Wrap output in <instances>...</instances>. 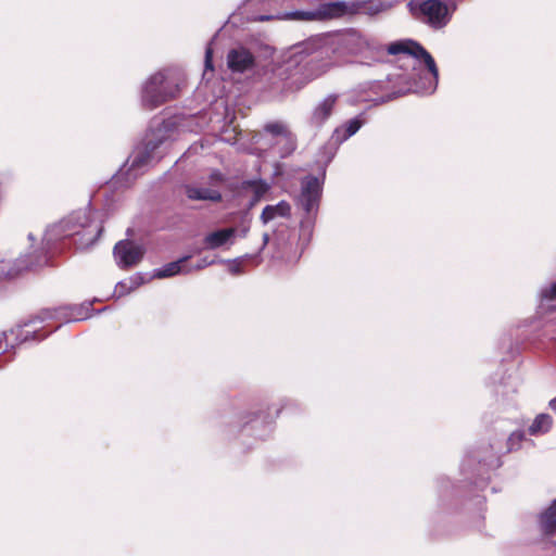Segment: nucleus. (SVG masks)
<instances>
[{"mask_svg":"<svg viewBox=\"0 0 556 556\" xmlns=\"http://www.w3.org/2000/svg\"><path fill=\"white\" fill-rule=\"evenodd\" d=\"M175 132L176 122L173 118L153 119L142 147L136 148L118 175H127V180L135 179L157 163L166 153Z\"/></svg>","mask_w":556,"mask_h":556,"instance_id":"obj_1","label":"nucleus"},{"mask_svg":"<svg viewBox=\"0 0 556 556\" xmlns=\"http://www.w3.org/2000/svg\"><path fill=\"white\" fill-rule=\"evenodd\" d=\"M102 230V225L91 218L89 211L79 210L48 228L42 243L45 248L52 249L56 240L68 238L77 249L85 250L96 243Z\"/></svg>","mask_w":556,"mask_h":556,"instance_id":"obj_2","label":"nucleus"},{"mask_svg":"<svg viewBox=\"0 0 556 556\" xmlns=\"http://www.w3.org/2000/svg\"><path fill=\"white\" fill-rule=\"evenodd\" d=\"M438 85V72H395L387 83H375L374 87L386 93L378 99L387 102L409 92L431 94Z\"/></svg>","mask_w":556,"mask_h":556,"instance_id":"obj_3","label":"nucleus"},{"mask_svg":"<svg viewBox=\"0 0 556 556\" xmlns=\"http://www.w3.org/2000/svg\"><path fill=\"white\" fill-rule=\"evenodd\" d=\"M181 79L176 72H155L143 84L141 102L146 109L153 110L175 99L180 91Z\"/></svg>","mask_w":556,"mask_h":556,"instance_id":"obj_4","label":"nucleus"},{"mask_svg":"<svg viewBox=\"0 0 556 556\" xmlns=\"http://www.w3.org/2000/svg\"><path fill=\"white\" fill-rule=\"evenodd\" d=\"M264 79L267 80L269 92L274 96L295 92L301 90L311 80L315 79V75H306L305 72H263Z\"/></svg>","mask_w":556,"mask_h":556,"instance_id":"obj_5","label":"nucleus"},{"mask_svg":"<svg viewBox=\"0 0 556 556\" xmlns=\"http://www.w3.org/2000/svg\"><path fill=\"white\" fill-rule=\"evenodd\" d=\"M387 51L391 55H409L415 60L424 63L426 70H438L432 55L419 42L415 40L403 39L391 42L388 45Z\"/></svg>","mask_w":556,"mask_h":556,"instance_id":"obj_6","label":"nucleus"},{"mask_svg":"<svg viewBox=\"0 0 556 556\" xmlns=\"http://www.w3.org/2000/svg\"><path fill=\"white\" fill-rule=\"evenodd\" d=\"M321 197V182L317 177L307 176L302 180L298 205L305 212L307 219L318 210Z\"/></svg>","mask_w":556,"mask_h":556,"instance_id":"obj_7","label":"nucleus"},{"mask_svg":"<svg viewBox=\"0 0 556 556\" xmlns=\"http://www.w3.org/2000/svg\"><path fill=\"white\" fill-rule=\"evenodd\" d=\"M420 17L434 28L443 27L448 22V9L442 0H425L418 8Z\"/></svg>","mask_w":556,"mask_h":556,"instance_id":"obj_8","label":"nucleus"},{"mask_svg":"<svg viewBox=\"0 0 556 556\" xmlns=\"http://www.w3.org/2000/svg\"><path fill=\"white\" fill-rule=\"evenodd\" d=\"M144 254V248L129 240L118 241L113 250L115 262L121 268L137 265Z\"/></svg>","mask_w":556,"mask_h":556,"instance_id":"obj_9","label":"nucleus"},{"mask_svg":"<svg viewBox=\"0 0 556 556\" xmlns=\"http://www.w3.org/2000/svg\"><path fill=\"white\" fill-rule=\"evenodd\" d=\"M339 96L330 93L318 101L312 110L308 123L315 128H320L332 115Z\"/></svg>","mask_w":556,"mask_h":556,"instance_id":"obj_10","label":"nucleus"},{"mask_svg":"<svg viewBox=\"0 0 556 556\" xmlns=\"http://www.w3.org/2000/svg\"><path fill=\"white\" fill-rule=\"evenodd\" d=\"M47 262L46 257H37L35 261H27L24 257H20L13 262L0 260V280L14 278L23 270L30 269L35 266H41L47 264Z\"/></svg>","mask_w":556,"mask_h":556,"instance_id":"obj_11","label":"nucleus"},{"mask_svg":"<svg viewBox=\"0 0 556 556\" xmlns=\"http://www.w3.org/2000/svg\"><path fill=\"white\" fill-rule=\"evenodd\" d=\"M237 230L236 228H222L208 232L203 238V245L206 250H216L223 247H230L235 242Z\"/></svg>","mask_w":556,"mask_h":556,"instance_id":"obj_12","label":"nucleus"},{"mask_svg":"<svg viewBox=\"0 0 556 556\" xmlns=\"http://www.w3.org/2000/svg\"><path fill=\"white\" fill-rule=\"evenodd\" d=\"M229 70H249L255 65L254 54L245 47L239 46L227 54Z\"/></svg>","mask_w":556,"mask_h":556,"instance_id":"obj_13","label":"nucleus"},{"mask_svg":"<svg viewBox=\"0 0 556 556\" xmlns=\"http://www.w3.org/2000/svg\"><path fill=\"white\" fill-rule=\"evenodd\" d=\"M364 121L361 117H354L343 125L337 127L331 136V141L337 146L343 143L353 135H355L359 128L363 126Z\"/></svg>","mask_w":556,"mask_h":556,"instance_id":"obj_14","label":"nucleus"},{"mask_svg":"<svg viewBox=\"0 0 556 556\" xmlns=\"http://www.w3.org/2000/svg\"><path fill=\"white\" fill-rule=\"evenodd\" d=\"M186 195L192 201H212L219 202L222 194L218 190L213 188L199 187L194 185H187L185 187Z\"/></svg>","mask_w":556,"mask_h":556,"instance_id":"obj_15","label":"nucleus"},{"mask_svg":"<svg viewBox=\"0 0 556 556\" xmlns=\"http://www.w3.org/2000/svg\"><path fill=\"white\" fill-rule=\"evenodd\" d=\"M291 205L287 201H280L275 205H266L260 216L261 222L266 225L277 217H289Z\"/></svg>","mask_w":556,"mask_h":556,"instance_id":"obj_16","label":"nucleus"},{"mask_svg":"<svg viewBox=\"0 0 556 556\" xmlns=\"http://www.w3.org/2000/svg\"><path fill=\"white\" fill-rule=\"evenodd\" d=\"M188 256L181 257L176 262L168 263L161 268H157L153 271L154 278H167L173 277L175 275L181 273H190L191 269L185 267V263L187 262Z\"/></svg>","mask_w":556,"mask_h":556,"instance_id":"obj_17","label":"nucleus"},{"mask_svg":"<svg viewBox=\"0 0 556 556\" xmlns=\"http://www.w3.org/2000/svg\"><path fill=\"white\" fill-rule=\"evenodd\" d=\"M350 5L343 1L330 2L320 5L318 13L324 18H338L346 13H352Z\"/></svg>","mask_w":556,"mask_h":556,"instance_id":"obj_18","label":"nucleus"},{"mask_svg":"<svg viewBox=\"0 0 556 556\" xmlns=\"http://www.w3.org/2000/svg\"><path fill=\"white\" fill-rule=\"evenodd\" d=\"M269 241V235L268 233H264L263 235V243L260 248V251L256 253V254H245L243 256H240V257H237L232 261H227V263L229 264V271L232 274V275H238L242 271L241 269V266L243 264L244 261H248V260H256V263H261V257H260V253L261 251H263L265 249V247L267 245Z\"/></svg>","mask_w":556,"mask_h":556,"instance_id":"obj_19","label":"nucleus"},{"mask_svg":"<svg viewBox=\"0 0 556 556\" xmlns=\"http://www.w3.org/2000/svg\"><path fill=\"white\" fill-rule=\"evenodd\" d=\"M539 308L543 313L556 309V282L541 289Z\"/></svg>","mask_w":556,"mask_h":556,"instance_id":"obj_20","label":"nucleus"},{"mask_svg":"<svg viewBox=\"0 0 556 556\" xmlns=\"http://www.w3.org/2000/svg\"><path fill=\"white\" fill-rule=\"evenodd\" d=\"M540 527L545 534H556V498L551 506L540 515Z\"/></svg>","mask_w":556,"mask_h":556,"instance_id":"obj_21","label":"nucleus"},{"mask_svg":"<svg viewBox=\"0 0 556 556\" xmlns=\"http://www.w3.org/2000/svg\"><path fill=\"white\" fill-rule=\"evenodd\" d=\"M273 144L277 148V153L280 157H287L296 149V138L289 131L280 139L274 141Z\"/></svg>","mask_w":556,"mask_h":556,"instance_id":"obj_22","label":"nucleus"},{"mask_svg":"<svg viewBox=\"0 0 556 556\" xmlns=\"http://www.w3.org/2000/svg\"><path fill=\"white\" fill-rule=\"evenodd\" d=\"M143 282H144L143 277L140 274H135L134 276L129 277L128 279L119 281L115 286L114 295L116 298H122V296L128 294L130 291L137 289Z\"/></svg>","mask_w":556,"mask_h":556,"instance_id":"obj_23","label":"nucleus"},{"mask_svg":"<svg viewBox=\"0 0 556 556\" xmlns=\"http://www.w3.org/2000/svg\"><path fill=\"white\" fill-rule=\"evenodd\" d=\"M202 88H210L211 85H214L212 88L213 98H222L225 93V86L219 83V77L216 76V72H207L204 71L202 74ZM220 79H224L220 77Z\"/></svg>","mask_w":556,"mask_h":556,"instance_id":"obj_24","label":"nucleus"},{"mask_svg":"<svg viewBox=\"0 0 556 556\" xmlns=\"http://www.w3.org/2000/svg\"><path fill=\"white\" fill-rule=\"evenodd\" d=\"M553 419L548 414H539L530 425L528 431L531 435H541L549 431Z\"/></svg>","mask_w":556,"mask_h":556,"instance_id":"obj_25","label":"nucleus"},{"mask_svg":"<svg viewBox=\"0 0 556 556\" xmlns=\"http://www.w3.org/2000/svg\"><path fill=\"white\" fill-rule=\"evenodd\" d=\"M491 448L494 450L493 446ZM471 460H478V463L480 464L481 467H488V468H495V467H498V465H500L497 452H494V451H492L491 453H489L488 455H485L483 457H481L478 452H473L472 454L467 456L463 466L465 467V465L467 463L469 464Z\"/></svg>","mask_w":556,"mask_h":556,"instance_id":"obj_26","label":"nucleus"},{"mask_svg":"<svg viewBox=\"0 0 556 556\" xmlns=\"http://www.w3.org/2000/svg\"><path fill=\"white\" fill-rule=\"evenodd\" d=\"M264 129L266 132L270 134L274 137L275 141L280 139L282 136L290 131L288 127L281 122L268 123L265 125Z\"/></svg>","mask_w":556,"mask_h":556,"instance_id":"obj_27","label":"nucleus"},{"mask_svg":"<svg viewBox=\"0 0 556 556\" xmlns=\"http://www.w3.org/2000/svg\"><path fill=\"white\" fill-rule=\"evenodd\" d=\"M245 186L250 188L254 194L253 202L258 201L269 188V186L262 180H250L245 182Z\"/></svg>","mask_w":556,"mask_h":556,"instance_id":"obj_28","label":"nucleus"},{"mask_svg":"<svg viewBox=\"0 0 556 556\" xmlns=\"http://www.w3.org/2000/svg\"><path fill=\"white\" fill-rule=\"evenodd\" d=\"M525 438L526 434L522 430L514 431L507 439V452L519 450Z\"/></svg>","mask_w":556,"mask_h":556,"instance_id":"obj_29","label":"nucleus"},{"mask_svg":"<svg viewBox=\"0 0 556 556\" xmlns=\"http://www.w3.org/2000/svg\"><path fill=\"white\" fill-rule=\"evenodd\" d=\"M90 305L91 304L80 305V306H75V307L70 308L71 314L68 315V321L86 319L88 317V309H89Z\"/></svg>","mask_w":556,"mask_h":556,"instance_id":"obj_30","label":"nucleus"},{"mask_svg":"<svg viewBox=\"0 0 556 556\" xmlns=\"http://www.w3.org/2000/svg\"><path fill=\"white\" fill-rule=\"evenodd\" d=\"M53 317H54V314L52 312L45 311L38 317H36L35 319L29 320L24 326L25 327H29L30 325H35L37 323V320H39V323H42L45 320L52 319Z\"/></svg>","mask_w":556,"mask_h":556,"instance_id":"obj_31","label":"nucleus"},{"mask_svg":"<svg viewBox=\"0 0 556 556\" xmlns=\"http://www.w3.org/2000/svg\"><path fill=\"white\" fill-rule=\"evenodd\" d=\"M204 70H214L213 51L211 48L205 51Z\"/></svg>","mask_w":556,"mask_h":556,"instance_id":"obj_32","label":"nucleus"},{"mask_svg":"<svg viewBox=\"0 0 556 556\" xmlns=\"http://www.w3.org/2000/svg\"><path fill=\"white\" fill-rule=\"evenodd\" d=\"M38 331H39V329L36 328V327H34L31 331L30 330H26L22 341H28L30 339V334H31V339L33 340H40V339H42V337L38 338Z\"/></svg>","mask_w":556,"mask_h":556,"instance_id":"obj_33","label":"nucleus"},{"mask_svg":"<svg viewBox=\"0 0 556 556\" xmlns=\"http://www.w3.org/2000/svg\"><path fill=\"white\" fill-rule=\"evenodd\" d=\"M210 179L213 184H220L224 181V176L220 172L214 170L211 173Z\"/></svg>","mask_w":556,"mask_h":556,"instance_id":"obj_34","label":"nucleus"},{"mask_svg":"<svg viewBox=\"0 0 556 556\" xmlns=\"http://www.w3.org/2000/svg\"><path fill=\"white\" fill-rule=\"evenodd\" d=\"M214 263V261H208L206 257L201 260L195 266H193L192 268H190L191 270L192 269H202L208 265H212Z\"/></svg>","mask_w":556,"mask_h":556,"instance_id":"obj_35","label":"nucleus"},{"mask_svg":"<svg viewBox=\"0 0 556 556\" xmlns=\"http://www.w3.org/2000/svg\"><path fill=\"white\" fill-rule=\"evenodd\" d=\"M5 341H7V333L5 332L0 333V355L5 350V346H7Z\"/></svg>","mask_w":556,"mask_h":556,"instance_id":"obj_36","label":"nucleus"},{"mask_svg":"<svg viewBox=\"0 0 556 556\" xmlns=\"http://www.w3.org/2000/svg\"><path fill=\"white\" fill-rule=\"evenodd\" d=\"M549 407L556 413V397L549 401Z\"/></svg>","mask_w":556,"mask_h":556,"instance_id":"obj_37","label":"nucleus"},{"mask_svg":"<svg viewBox=\"0 0 556 556\" xmlns=\"http://www.w3.org/2000/svg\"><path fill=\"white\" fill-rule=\"evenodd\" d=\"M248 231H249V228H248V227H247V228H243V229L241 230V232H240V236H241V237H245V236H247V233H248Z\"/></svg>","mask_w":556,"mask_h":556,"instance_id":"obj_38","label":"nucleus"},{"mask_svg":"<svg viewBox=\"0 0 556 556\" xmlns=\"http://www.w3.org/2000/svg\"><path fill=\"white\" fill-rule=\"evenodd\" d=\"M28 239H29L30 241H34V240H35V238H34L33 233H29V235H28Z\"/></svg>","mask_w":556,"mask_h":556,"instance_id":"obj_39","label":"nucleus"}]
</instances>
